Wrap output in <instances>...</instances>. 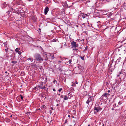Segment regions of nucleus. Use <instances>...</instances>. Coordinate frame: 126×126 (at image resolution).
<instances>
[{
  "label": "nucleus",
  "mask_w": 126,
  "mask_h": 126,
  "mask_svg": "<svg viewBox=\"0 0 126 126\" xmlns=\"http://www.w3.org/2000/svg\"><path fill=\"white\" fill-rule=\"evenodd\" d=\"M72 86H76V85L74 83H73L72 84Z\"/></svg>",
  "instance_id": "29"
},
{
  "label": "nucleus",
  "mask_w": 126,
  "mask_h": 126,
  "mask_svg": "<svg viewBox=\"0 0 126 126\" xmlns=\"http://www.w3.org/2000/svg\"><path fill=\"white\" fill-rule=\"evenodd\" d=\"M28 0V1H30L31 0Z\"/></svg>",
  "instance_id": "47"
},
{
  "label": "nucleus",
  "mask_w": 126,
  "mask_h": 126,
  "mask_svg": "<svg viewBox=\"0 0 126 126\" xmlns=\"http://www.w3.org/2000/svg\"><path fill=\"white\" fill-rule=\"evenodd\" d=\"M87 32L86 31H85L83 32V33H86Z\"/></svg>",
  "instance_id": "34"
},
{
  "label": "nucleus",
  "mask_w": 126,
  "mask_h": 126,
  "mask_svg": "<svg viewBox=\"0 0 126 126\" xmlns=\"http://www.w3.org/2000/svg\"><path fill=\"white\" fill-rule=\"evenodd\" d=\"M81 58L82 60H84V57H81Z\"/></svg>",
  "instance_id": "31"
},
{
  "label": "nucleus",
  "mask_w": 126,
  "mask_h": 126,
  "mask_svg": "<svg viewBox=\"0 0 126 126\" xmlns=\"http://www.w3.org/2000/svg\"><path fill=\"white\" fill-rule=\"evenodd\" d=\"M71 44L72 47L73 48H75L77 47V44L74 41L71 42Z\"/></svg>",
  "instance_id": "6"
},
{
  "label": "nucleus",
  "mask_w": 126,
  "mask_h": 126,
  "mask_svg": "<svg viewBox=\"0 0 126 126\" xmlns=\"http://www.w3.org/2000/svg\"><path fill=\"white\" fill-rule=\"evenodd\" d=\"M32 19L35 22L36 21V17H35L33 16L32 18Z\"/></svg>",
  "instance_id": "11"
},
{
  "label": "nucleus",
  "mask_w": 126,
  "mask_h": 126,
  "mask_svg": "<svg viewBox=\"0 0 126 126\" xmlns=\"http://www.w3.org/2000/svg\"><path fill=\"white\" fill-rule=\"evenodd\" d=\"M9 73H8V74L9 75Z\"/></svg>",
  "instance_id": "60"
},
{
  "label": "nucleus",
  "mask_w": 126,
  "mask_h": 126,
  "mask_svg": "<svg viewBox=\"0 0 126 126\" xmlns=\"http://www.w3.org/2000/svg\"><path fill=\"white\" fill-rule=\"evenodd\" d=\"M53 91H56V90H55V89H53Z\"/></svg>",
  "instance_id": "35"
},
{
  "label": "nucleus",
  "mask_w": 126,
  "mask_h": 126,
  "mask_svg": "<svg viewBox=\"0 0 126 126\" xmlns=\"http://www.w3.org/2000/svg\"><path fill=\"white\" fill-rule=\"evenodd\" d=\"M116 106V104H115L113 105V106Z\"/></svg>",
  "instance_id": "42"
},
{
  "label": "nucleus",
  "mask_w": 126,
  "mask_h": 126,
  "mask_svg": "<svg viewBox=\"0 0 126 126\" xmlns=\"http://www.w3.org/2000/svg\"><path fill=\"white\" fill-rule=\"evenodd\" d=\"M62 90V88H59V89L58 91H59V92H60V91H61Z\"/></svg>",
  "instance_id": "26"
},
{
  "label": "nucleus",
  "mask_w": 126,
  "mask_h": 126,
  "mask_svg": "<svg viewBox=\"0 0 126 126\" xmlns=\"http://www.w3.org/2000/svg\"><path fill=\"white\" fill-rule=\"evenodd\" d=\"M16 4H17V5H18L20 4L19 2L18 1H16Z\"/></svg>",
  "instance_id": "21"
},
{
  "label": "nucleus",
  "mask_w": 126,
  "mask_h": 126,
  "mask_svg": "<svg viewBox=\"0 0 126 126\" xmlns=\"http://www.w3.org/2000/svg\"><path fill=\"white\" fill-rule=\"evenodd\" d=\"M5 51L6 52H7V51L8 50L7 49H5Z\"/></svg>",
  "instance_id": "33"
},
{
  "label": "nucleus",
  "mask_w": 126,
  "mask_h": 126,
  "mask_svg": "<svg viewBox=\"0 0 126 126\" xmlns=\"http://www.w3.org/2000/svg\"><path fill=\"white\" fill-rule=\"evenodd\" d=\"M46 79L47 80V78H46Z\"/></svg>",
  "instance_id": "57"
},
{
  "label": "nucleus",
  "mask_w": 126,
  "mask_h": 126,
  "mask_svg": "<svg viewBox=\"0 0 126 126\" xmlns=\"http://www.w3.org/2000/svg\"><path fill=\"white\" fill-rule=\"evenodd\" d=\"M64 100H67L68 99V97L67 96L65 95L64 98Z\"/></svg>",
  "instance_id": "16"
},
{
  "label": "nucleus",
  "mask_w": 126,
  "mask_h": 126,
  "mask_svg": "<svg viewBox=\"0 0 126 126\" xmlns=\"http://www.w3.org/2000/svg\"><path fill=\"white\" fill-rule=\"evenodd\" d=\"M68 117H70V115H68Z\"/></svg>",
  "instance_id": "53"
},
{
  "label": "nucleus",
  "mask_w": 126,
  "mask_h": 126,
  "mask_svg": "<svg viewBox=\"0 0 126 126\" xmlns=\"http://www.w3.org/2000/svg\"><path fill=\"white\" fill-rule=\"evenodd\" d=\"M58 95H60V94H58Z\"/></svg>",
  "instance_id": "49"
},
{
  "label": "nucleus",
  "mask_w": 126,
  "mask_h": 126,
  "mask_svg": "<svg viewBox=\"0 0 126 126\" xmlns=\"http://www.w3.org/2000/svg\"><path fill=\"white\" fill-rule=\"evenodd\" d=\"M51 109H52V110H53V108H51Z\"/></svg>",
  "instance_id": "45"
},
{
  "label": "nucleus",
  "mask_w": 126,
  "mask_h": 126,
  "mask_svg": "<svg viewBox=\"0 0 126 126\" xmlns=\"http://www.w3.org/2000/svg\"><path fill=\"white\" fill-rule=\"evenodd\" d=\"M110 95V94H109L108 93H105L103 94L101 98H103L104 97H107L108 96H109Z\"/></svg>",
  "instance_id": "5"
},
{
  "label": "nucleus",
  "mask_w": 126,
  "mask_h": 126,
  "mask_svg": "<svg viewBox=\"0 0 126 126\" xmlns=\"http://www.w3.org/2000/svg\"><path fill=\"white\" fill-rule=\"evenodd\" d=\"M98 107V109H99V111L101 110L102 109V108L101 107Z\"/></svg>",
  "instance_id": "22"
},
{
  "label": "nucleus",
  "mask_w": 126,
  "mask_h": 126,
  "mask_svg": "<svg viewBox=\"0 0 126 126\" xmlns=\"http://www.w3.org/2000/svg\"><path fill=\"white\" fill-rule=\"evenodd\" d=\"M42 106L44 107H45V105H43V106Z\"/></svg>",
  "instance_id": "39"
},
{
  "label": "nucleus",
  "mask_w": 126,
  "mask_h": 126,
  "mask_svg": "<svg viewBox=\"0 0 126 126\" xmlns=\"http://www.w3.org/2000/svg\"><path fill=\"white\" fill-rule=\"evenodd\" d=\"M122 103L121 102V101H119V102H118V104L119 105H120Z\"/></svg>",
  "instance_id": "27"
},
{
  "label": "nucleus",
  "mask_w": 126,
  "mask_h": 126,
  "mask_svg": "<svg viewBox=\"0 0 126 126\" xmlns=\"http://www.w3.org/2000/svg\"><path fill=\"white\" fill-rule=\"evenodd\" d=\"M56 100L57 101V99H56Z\"/></svg>",
  "instance_id": "59"
},
{
  "label": "nucleus",
  "mask_w": 126,
  "mask_h": 126,
  "mask_svg": "<svg viewBox=\"0 0 126 126\" xmlns=\"http://www.w3.org/2000/svg\"><path fill=\"white\" fill-rule=\"evenodd\" d=\"M90 126V124H89V125H88V126Z\"/></svg>",
  "instance_id": "52"
},
{
  "label": "nucleus",
  "mask_w": 126,
  "mask_h": 126,
  "mask_svg": "<svg viewBox=\"0 0 126 126\" xmlns=\"http://www.w3.org/2000/svg\"><path fill=\"white\" fill-rule=\"evenodd\" d=\"M49 56H50V58H51V59H53L54 58V56L53 54L52 55H50Z\"/></svg>",
  "instance_id": "12"
},
{
  "label": "nucleus",
  "mask_w": 126,
  "mask_h": 126,
  "mask_svg": "<svg viewBox=\"0 0 126 126\" xmlns=\"http://www.w3.org/2000/svg\"><path fill=\"white\" fill-rule=\"evenodd\" d=\"M75 83H76V84H78V82H77V81H76L75 82Z\"/></svg>",
  "instance_id": "40"
},
{
  "label": "nucleus",
  "mask_w": 126,
  "mask_h": 126,
  "mask_svg": "<svg viewBox=\"0 0 126 126\" xmlns=\"http://www.w3.org/2000/svg\"><path fill=\"white\" fill-rule=\"evenodd\" d=\"M70 126H72V125H70Z\"/></svg>",
  "instance_id": "61"
},
{
  "label": "nucleus",
  "mask_w": 126,
  "mask_h": 126,
  "mask_svg": "<svg viewBox=\"0 0 126 126\" xmlns=\"http://www.w3.org/2000/svg\"><path fill=\"white\" fill-rule=\"evenodd\" d=\"M63 97H64L63 96V95H61L60 96V98H63Z\"/></svg>",
  "instance_id": "28"
},
{
  "label": "nucleus",
  "mask_w": 126,
  "mask_h": 126,
  "mask_svg": "<svg viewBox=\"0 0 126 126\" xmlns=\"http://www.w3.org/2000/svg\"><path fill=\"white\" fill-rule=\"evenodd\" d=\"M82 24V25H84V23L83 24Z\"/></svg>",
  "instance_id": "58"
},
{
  "label": "nucleus",
  "mask_w": 126,
  "mask_h": 126,
  "mask_svg": "<svg viewBox=\"0 0 126 126\" xmlns=\"http://www.w3.org/2000/svg\"><path fill=\"white\" fill-rule=\"evenodd\" d=\"M54 80L53 81V83L54 84H55V82H56V83H57V81H56V80H55V79H54Z\"/></svg>",
  "instance_id": "17"
},
{
  "label": "nucleus",
  "mask_w": 126,
  "mask_h": 126,
  "mask_svg": "<svg viewBox=\"0 0 126 126\" xmlns=\"http://www.w3.org/2000/svg\"><path fill=\"white\" fill-rule=\"evenodd\" d=\"M88 47L86 46V47H85V50H87L88 49Z\"/></svg>",
  "instance_id": "30"
},
{
  "label": "nucleus",
  "mask_w": 126,
  "mask_h": 126,
  "mask_svg": "<svg viewBox=\"0 0 126 126\" xmlns=\"http://www.w3.org/2000/svg\"><path fill=\"white\" fill-rule=\"evenodd\" d=\"M73 49L77 51L78 50V49L76 48V47L73 48Z\"/></svg>",
  "instance_id": "19"
},
{
  "label": "nucleus",
  "mask_w": 126,
  "mask_h": 126,
  "mask_svg": "<svg viewBox=\"0 0 126 126\" xmlns=\"http://www.w3.org/2000/svg\"><path fill=\"white\" fill-rule=\"evenodd\" d=\"M74 70L75 71V70H79V67H77V68H75V69H74Z\"/></svg>",
  "instance_id": "18"
},
{
  "label": "nucleus",
  "mask_w": 126,
  "mask_h": 126,
  "mask_svg": "<svg viewBox=\"0 0 126 126\" xmlns=\"http://www.w3.org/2000/svg\"><path fill=\"white\" fill-rule=\"evenodd\" d=\"M126 49V47L122 45H121L119 47L118 49V51H124Z\"/></svg>",
  "instance_id": "2"
},
{
  "label": "nucleus",
  "mask_w": 126,
  "mask_h": 126,
  "mask_svg": "<svg viewBox=\"0 0 126 126\" xmlns=\"http://www.w3.org/2000/svg\"><path fill=\"white\" fill-rule=\"evenodd\" d=\"M11 63L14 64H16L17 63V61H13L11 62Z\"/></svg>",
  "instance_id": "14"
},
{
  "label": "nucleus",
  "mask_w": 126,
  "mask_h": 126,
  "mask_svg": "<svg viewBox=\"0 0 126 126\" xmlns=\"http://www.w3.org/2000/svg\"><path fill=\"white\" fill-rule=\"evenodd\" d=\"M94 109V113L95 114L96 113L99 111V109H98V107H95Z\"/></svg>",
  "instance_id": "8"
},
{
  "label": "nucleus",
  "mask_w": 126,
  "mask_h": 126,
  "mask_svg": "<svg viewBox=\"0 0 126 126\" xmlns=\"http://www.w3.org/2000/svg\"><path fill=\"white\" fill-rule=\"evenodd\" d=\"M35 89H37V90H38V89H39L40 88V87H39V86H36V87H35Z\"/></svg>",
  "instance_id": "15"
},
{
  "label": "nucleus",
  "mask_w": 126,
  "mask_h": 126,
  "mask_svg": "<svg viewBox=\"0 0 126 126\" xmlns=\"http://www.w3.org/2000/svg\"><path fill=\"white\" fill-rule=\"evenodd\" d=\"M119 60L118 59L117 60V61H116V62H115L116 63H118V62H119Z\"/></svg>",
  "instance_id": "24"
},
{
  "label": "nucleus",
  "mask_w": 126,
  "mask_h": 126,
  "mask_svg": "<svg viewBox=\"0 0 126 126\" xmlns=\"http://www.w3.org/2000/svg\"><path fill=\"white\" fill-rule=\"evenodd\" d=\"M39 68L40 69H41V66L39 67Z\"/></svg>",
  "instance_id": "38"
},
{
  "label": "nucleus",
  "mask_w": 126,
  "mask_h": 126,
  "mask_svg": "<svg viewBox=\"0 0 126 126\" xmlns=\"http://www.w3.org/2000/svg\"><path fill=\"white\" fill-rule=\"evenodd\" d=\"M10 121V119H9L8 118L7 119V122H9Z\"/></svg>",
  "instance_id": "25"
},
{
  "label": "nucleus",
  "mask_w": 126,
  "mask_h": 126,
  "mask_svg": "<svg viewBox=\"0 0 126 126\" xmlns=\"http://www.w3.org/2000/svg\"><path fill=\"white\" fill-rule=\"evenodd\" d=\"M107 92L108 93L110 92V90H109L108 91H107Z\"/></svg>",
  "instance_id": "41"
},
{
  "label": "nucleus",
  "mask_w": 126,
  "mask_h": 126,
  "mask_svg": "<svg viewBox=\"0 0 126 126\" xmlns=\"http://www.w3.org/2000/svg\"><path fill=\"white\" fill-rule=\"evenodd\" d=\"M104 124H102V126H104Z\"/></svg>",
  "instance_id": "46"
},
{
  "label": "nucleus",
  "mask_w": 126,
  "mask_h": 126,
  "mask_svg": "<svg viewBox=\"0 0 126 126\" xmlns=\"http://www.w3.org/2000/svg\"><path fill=\"white\" fill-rule=\"evenodd\" d=\"M47 122V123H49V121H48Z\"/></svg>",
  "instance_id": "54"
},
{
  "label": "nucleus",
  "mask_w": 126,
  "mask_h": 126,
  "mask_svg": "<svg viewBox=\"0 0 126 126\" xmlns=\"http://www.w3.org/2000/svg\"><path fill=\"white\" fill-rule=\"evenodd\" d=\"M82 41H83L84 40V39H82Z\"/></svg>",
  "instance_id": "51"
},
{
  "label": "nucleus",
  "mask_w": 126,
  "mask_h": 126,
  "mask_svg": "<svg viewBox=\"0 0 126 126\" xmlns=\"http://www.w3.org/2000/svg\"><path fill=\"white\" fill-rule=\"evenodd\" d=\"M119 76V75H117L118 76Z\"/></svg>",
  "instance_id": "56"
},
{
  "label": "nucleus",
  "mask_w": 126,
  "mask_h": 126,
  "mask_svg": "<svg viewBox=\"0 0 126 126\" xmlns=\"http://www.w3.org/2000/svg\"><path fill=\"white\" fill-rule=\"evenodd\" d=\"M50 113V114H51L52 113V111L51 110H50L49 111Z\"/></svg>",
  "instance_id": "36"
},
{
  "label": "nucleus",
  "mask_w": 126,
  "mask_h": 126,
  "mask_svg": "<svg viewBox=\"0 0 126 126\" xmlns=\"http://www.w3.org/2000/svg\"><path fill=\"white\" fill-rule=\"evenodd\" d=\"M67 122V119H66L65 122L64 123H66Z\"/></svg>",
  "instance_id": "32"
},
{
  "label": "nucleus",
  "mask_w": 126,
  "mask_h": 126,
  "mask_svg": "<svg viewBox=\"0 0 126 126\" xmlns=\"http://www.w3.org/2000/svg\"><path fill=\"white\" fill-rule=\"evenodd\" d=\"M20 49L19 48H17L15 49V51L18 53L19 55H21V52L20 51Z\"/></svg>",
  "instance_id": "7"
},
{
  "label": "nucleus",
  "mask_w": 126,
  "mask_h": 126,
  "mask_svg": "<svg viewBox=\"0 0 126 126\" xmlns=\"http://www.w3.org/2000/svg\"><path fill=\"white\" fill-rule=\"evenodd\" d=\"M121 72H120V73H119V74H121Z\"/></svg>",
  "instance_id": "55"
},
{
  "label": "nucleus",
  "mask_w": 126,
  "mask_h": 126,
  "mask_svg": "<svg viewBox=\"0 0 126 126\" xmlns=\"http://www.w3.org/2000/svg\"><path fill=\"white\" fill-rule=\"evenodd\" d=\"M80 17L83 18V19L88 17V15L86 14H84L83 13H81L80 14Z\"/></svg>",
  "instance_id": "4"
},
{
  "label": "nucleus",
  "mask_w": 126,
  "mask_h": 126,
  "mask_svg": "<svg viewBox=\"0 0 126 126\" xmlns=\"http://www.w3.org/2000/svg\"><path fill=\"white\" fill-rule=\"evenodd\" d=\"M27 60H30L31 62H32L33 61V59L32 58H29L27 59Z\"/></svg>",
  "instance_id": "13"
},
{
  "label": "nucleus",
  "mask_w": 126,
  "mask_h": 126,
  "mask_svg": "<svg viewBox=\"0 0 126 126\" xmlns=\"http://www.w3.org/2000/svg\"><path fill=\"white\" fill-rule=\"evenodd\" d=\"M40 88H41V89H45L46 88V87L45 86H44V85H43V82H42L39 86Z\"/></svg>",
  "instance_id": "9"
},
{
  "label": "nucleus",
  "mask_w": 126,
  "mask_h": 126,
  "mask_svg": "<svg viewBox=\"0 0 126 126\" xmlns=\"http://www.w3.org/2000/svg\"><path fill=\"white\" fill-rule=\"evenodd\" d=\"M59 105V104H57L56 105V106H58Z\"/></svg>",
  "instance_id": "43"
},
{
  "label": "nucleus",
  "mask_w": 126,
  "mask_h": 126,
  "mask_svg": "<svg viewBox=\"0 0 126 126\" xmlns=\"http://www.w3.org/2000/svg\"><path fill=\"white\" fill-rule=\"evenodd\" d=\"M48 59L47 58H46L45 59V60L46 61H47L48 60Z\"/></svg>",
  "instance_id": "37"
},
{
  "label": "nucleus",
  "mask_w": 126,
  "mask_h": 126,
  "mask_svg": "<svg viewBox=\"0 0 126 126\" xmlns=\"http://www.w3.org/2000/svg\"><path fill=\"white\" fill-rule=\"evenodd\" d=\"M72 59H71V60H69V64H70L71 63V62H72V60H71Z\"/></svg>",
  "instance_id": "23"
},
{
  "label": "nucleus",
  "mask_w": 126,
  "mask_h": 126,
  "mask_svg": "<svg viewBox=\"0 0 126 126\" xmlns=\"http://www.w3.org/2000/svg\"><path fill=\"white\" fill-rule=\"evenodd\" d=\"M20 96L21 97V99L22 100H23V97L22 96V95L21 94H20Z\"/></svg>",
  "instance_id": "20"
},
{
  "label": "nucleus",
  "mask_w": 126,
  "mask_h": 126,
  "mask_svg": "<svg viewBox=\"0 0 126 126\" xmlns=\"http://www.w3.org/2000/svg\"><path fill=\"white\" fill-rule=\"evenodd\" d=\"M112 110H114V109L113 108H112Z\"/></svg>",
  "instance_id": "44"
},
{
  "label": "nucleus",
  "mask_w": 126,
  "mask_h": 126,
  "mask_svg": "<svg viewBox=\"0 0 126 126\" xmlns=\"http://www.w3.org/2000/svg\"><path fill=\"white\" fill-rule=\"evenodd\" d=\"M93 96H89L88 98V100L86 101V104H88V105H89V103L91 102L93 100Z\"/></svg>",
  "instance_id": "3"
},
{
  "label": "nucleus",
  "mask_w": 126,
  "mask_h": 126,
  "mask_svg": "<svg viewBox=\"0 0 126 126\" xmlns=\"http://www.w3.org/2000/svg\"><path fill=\"white\" fill-rule=\"evenodd\" d=\"M10 117H12V115H11L10 116Z\"/></svg>",
  "instance_id": "50"
},
{
  "label": "nucleus",
  "mask_w": 126,
  "mask_h": 126,
  "mask_svg": "<svg viewBox=\"0 0 126 126\" xmlns=\"http://www.w3.org/2000/svg\"><path fill=\"white\" fill-rule=\"evenodd\" d=\"M7 71H6V72H5V73H7Z\"/></svg>",
  "instance_id": "48"
},
{
  "label": "nucleus",
  "mask_w": 126,
  "mask_h": 126,
  "mask_svg": "<svg viewBox=\"0 0 126 126\" xmlns=\"http://www.w3.org/2000/svg\"><path fill=\"white\" fill-rule=\"evenodd\" d=\"M35 59L37 61H43V59L41 56L40 55L39 53H36L34 55Z\"/></svg>",
  "instance_id": "1"
},
{
  "label": "nucleus",
  "mask_w": 126,
  "mask_h": 126,
  "mask_svg": "<svg viewBox=\"0 0 126 126\" xmlns=\"http://www.w3.org/2000/svg\"><path fill=\"white\" fill-rule=\"evenodd\" d=\"M49 8L48 7H46L44 9V14L45 15H46L49 11Z\"/></svg>",
  "instance_id": "10"
}]
</instances>
